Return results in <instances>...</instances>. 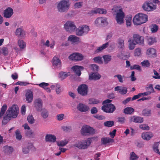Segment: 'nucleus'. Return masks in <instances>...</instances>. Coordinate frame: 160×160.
Wrapping results in <instances>:
<instances>
[{
	"label": "nucleus",
	"instance_id": "f257e3e1",
	"mask_svg": "<svg viewBox=\"0 0 160 160\" xmlns=\"http://www.w3.org/2000/svg\"><path fill=\"white\" fill-rule=\"evenodd\" d=\"M18 108L17 105H13L7 111L6 115L3 118L8 122L11 118H16L18 114Z\"/></svg>",
	"mask_w": 160,
	"mask_h": 160
},
{
	"label": "nucleus",
	"instance_id": "f03ea898",
	"mask_svg": "<svg viewBox=\"0 0 160 160\" xmlns=\"http://www.w3.org/2000/svg\"><path fill=\"white\" fill-rule=\"evenodd\" d=\"M148 19L147 15L142 13H139L135 15L133 19V22L136 25H140L146 22Z\"/></svg>",
	"mask_w": 160,
	"mask_h": 160
},
{
	"label": "nucleus",
	"instance_id": "7ed1b4c3",
	"mask_svg": "<svg viewBox=\"0 0 160 160\" xmlns=\"http://www.w3.org/2000/svg\"><path fill=\"white\" fill-rule=\"evenodd\" d=\"M91 140L90 138L83 141H78L74 145V146L80 149H86L90 145Z\"/></svg>",
	"mask_w": 160,
	"mask_h": 160
},
{
	"label": "nucleus",
	"instance_id": "20e7f679",
	"mask_svg": "<svg viewBox=\"0 0 160 160\" xmlns=\"http://www.w3.org/2000/svg\"><path fill=\"white\" fill-rule=\"evenodd\" d=\"M68 1L63 0L58 4L57 8L58 11L60 12H63L68 11L69 7Z\"/></svg>",
	"mask_w": 160,
	"mask_h": 160
},
{
	"label": "nucleus",
	"instance_id": "39448f33",
	"mask_svg": "<svg viewBox=\"0 0 160 160\" xmlns=\"http://www.w3.org/2000/svg\"><path fill=\"white\" fill-rule=\"evenodd\" d=\"M64 28L67 32H70L74 31L76 29L74 23L70 21L67 22L64 25Z\"/></svg>",
	"mask_w": 160,
	"mask_h": 160
},
{
	"label": "nucleus",
	"instance_id": "423d86ee",
	"mask_svg": "<svg viewBox=\"0 0 160 160\" xmlns=\"http://www.w3.org/2000/svg\"><path fill=\"white\" fill-rule=\"evenodd\" d=\"M102 109L105 112L111 113H113L115 111L116 108L113 104L110 103L102 106Z\"/></svg>",
	"mask_w": 160,
	"mask_h": 160
},
{
	"label": "nucleus",
	"instance_id": "0eeeda50",
	"mask_svg": "<svg viewBox=\"0 0 160 160\" xmlns=\"http://www.w3.org/2000/svg\"><path fill=\"white\" fill-rule=\"evenodd\" d=\"M89 30L88 26L83 25L79 27L76 30V34L78 36H81L84 33L86 34Z\"/></svg>",
	"mask_w": 160,
	"mask_h": 160
},
{
	"label": "nucleus",
	"instance_id": "6e6552de",
	"mask_svg": "<svg viewBox=\"0 0 160 160\" xmlns=\"http://www.w3.org/2000/svg\"><path fill=\"white\" fill-rule=\"evenodd\" d=\"M78 93L82 96L87 95L88 91V86L85 84H82L79 86L78 88Z\"/></svg>",
	"mask_w": 160,
	"mask_h": 160
},
{
	"label": "nucleus",
	"instance_id": "1a4fd4ad",
	"mask_svg": "<svg viewBox=\"0 0 160 160\" xmlns=\"http://www.w3.org/2000/svg\"><path fill=\"white\" fill-rule=\"evenodd\" d=\"M142 8L143 9L146 11H150L156 8V5L150 2H146L143 4Z\"/></svg>",
	"mask_w": 160,
	"mask_h": 160
},
{
	"label": "nucleus",
	"instance_id": "9d476101",
	"mask_svg": "<svg viewBox=\"0 0 160 160\" xmlns=\"http://www.w3.org/2000/svg\"><path fill=\"white\" fill-rule=\"evenodd\" d=\"M135 43L140 45H143L144 44V38L138 34L133 35V40Z\"/></svg>",
	"mask_w": 160,
	"mask_h": 160
},
{
	"label": "nucleus",
	"instance_id": "9b49d317",
	"mask_svg": "<svg viewBox=\"0 0 160 160\" xmlns=\"http://www.w3.org/2000/svg\"><path fill=\"white\" fill-rule=\"evenodd\" d=\"M119 11L120 12L117 13L116 19L118 24H121L123 23L125 15L121 9H119Z\"/></svg>",
	"mask_w": 160,
	"mask_h": 160
},
{
	"label": "nucleus",
	"instance_id": "f8f14e48",
	"mask_svg": "<svg viewBox=\"0 0 160 160\" xmlns=\"http://www.w3.org/2000/svg\"><path fill=\"white\" fill-rule=\"evenodd\" d=\"M68 58L71 60L79 61H81L83 59V56L80 53H74L70 55Z\"/></svg>",
	"mask_w": 160,
	"mask_h": 160
},
{
	"label": "nucleus",
	"instance_id": "ddd939ff",
	"mask_svg": "<svg viewBox=\"0 0 160 160\" xmlns=\"http://www.w3.org/2000/svg\"><path fill=\"white\" fill-rule=\"evenodd\" d=\"M81 132L83 135H86L88 133L91 134L93 132V129L91 127L86 125L83 126L82 128Z\"/></svg>",
	"mask_w": 160,
	"mask_h": 160
},
{
	"label": "nucleus",
	"instance_id": "4468645a",
	"mask_svg": "<svg viewBox=\"0 0 160 160\" xmlns=\"http://www.w3.org/2000/svg\"><path fill=\"white\" fill-rule=\"evenodd\" d=\"M13 13V9L10 7H8L4 11L3 17L6 18H9L11 17Z\"/></svg>",
	"mask_w": 160,
	"mask_h": 160
},
{
	"label": "nucleus",
	"instance_id": "2eb2a0df",
	"mask_svg": "<svg viewBox=\"0 0 160 160\" xmlns=\"http://www.w3.org/2000/svg\"><path fill=\"white\" fill-rule=\"evenodd\" d=\"M143 121V118L139 116H133L129 118V121L130 122H133L137 123H141Z\"/></svg>",
	"mask_w": 160,
	"mask_h": 160
},
{
	"label": "nucleus",
	"instance_id": "dca6fc26",
	"mask_svg": "<svg viewBox=\"0 0 160 160\" xmlns=\"http://www.w3.org/2000/svg\"><path fill=\"white\" fill-rule=\"evenodd\" d=\"M34 105V107L37 111H41L42 109V102L41 99H36L35 101Z\"/></svg>",
	"mask_w": 160,
	"mask_h": 160
},
{
	"label": "nucleus",
	"instance_id": "f3484780",
	"mask_svg": "<svg viewBox=\"0 0 160 160\" xmlns=\"http://www.w3.org/2000/svg\"><path fill=\"white\" fill-rule=\"evenodd\" d=\"M107 19L105 18L100 17L97 18L95 21V24L97 26L103 25L107 23Z\"/></svg>",
	"mask_w": 160,
	"mask_h": 160
},
{
	"label": "nucleus",
	"instance_id": "a211bd4d",
	"mask_svg": "<svg viewBox=\"0 0 160 160\" xmlns=\"http://www.w3.org/2000/svg\"><path fill=\"white\" fill-rule=\"evenodd\" d=\"M77 108L81 112H86L89 109V108L88 106L80 103L77 105Z\"/></svg>",
	"mask_w": 160,
	"mask_h": 160
},
{
	"label": "nucleus",
	"instance_id": "6ab92c4d",
	"mask_svg": "<svg viewBox=\"0 0 160 160\" xmlns=\"http://www.w3.org/2000/svg\"><path fill=\"white\" fill-rule=\"evenodd\" d=\"M45 141L46 142H54L56 140V137L52 134H47L45 137Z\"/></svg>",
	"mask_w": 160,
	"mask_h": 160
},
{
	"label": "nucleus",
	"instance_id": "aec40b11",
	"mask_svg": "<svg viewBox=\"0 0 160 160\" xmlns=\"http://www.w3.org/2000/svg\"><path fill=\"white\" fill-rule=\"evenodd\" d=\"M83 68L82 66H74L72 68V70L78 76H80L81 72V70Z\"/></svg>",
	"mask_w": 160,
	"mask_h": 160
},
{
	"label": "nucleus",
	"instance_id": "412c9836",
	"mask_svg": "<svg viewBox=\"0 0 160 160\" xmlns=\"http://www.w3.org/2000/svg\"><path fill=\"white\" fill-rule=\"evenodd\" d=\"M153 135L152 133L149 132H145L142 133V138L145 140H150Z\"/></svg>",
	"mask_w": 160,
	"mask_h": 160
},
{
	"label": "nucleus",
	"instance_id": "4be33fe9",
	"mask_svg": "<svg viewBox=\"0 0 160 160\" xmlns=\"http://www.w3.org/2000/svg\"><path fill=\"white\" fill-rule=\"evenodd\" d=\"M101 75L97 73H92L89 74V79L90 80H97L100 79Z\"/></svg>",
	"mask_w": 160,
	"mask_h": 160
},
{
	"label": "nucleus",
	"instance_id": "5701e85b",
	"mask_svg": "<svg viewBox=\"0 0 160 160\" xmlns=\"http://www.w3.org/2000/svg\"><path fill=\"white\" fill-rule=\"evenodd\" d=\"M68 41L72 43H76L80 41V38L75 35H70L68 38Z\"/></svg>",
	"mask_w": 160,
	"mask_h": 160
},
{
	"label": "nucleus",
	"instance_id": "b1692460",
	"mask_svg": "<svg viewBox=\"0 0 160 160\" xmlns=\"http://www.w3.org/2000/svg\"><path fill=\"white\" fill-rule=\"evenodd\" d=\"M16 35L18 37H23L25 35L24 31L21 28H18L15 32Z\"/></svg>",
	"mask_w": 160,
	"mask_h": 160
},
{
	"label": "nucleus",
	"instance_id": "393cba45",
	"mask_svg": "<svg viewBox=\"0 0 160 160\" xmlns=\"http://www.w3.org/2000/svg\"><path fill=\"white\" fill-rule=\"evenodd\" d=\"M109 43L108 42L103 44L102 46L97 47L95 51V53H98L101 52L104 49L106 48L108 46Z\"/></svg>",
	"mask_w": 160,
	"mask_h": 160
},
{
	"label": "nucleus",
	"instance_id": "a878e982",
	"mask_svg": "<svg viewBox=\"0 0 160 160\" xmlns=\"http://www.w3.org/2000/svg\"><path fill=\"white\" fill-rule=\"evenodd\" d=\"M134 111V109L131 107L125 108L123 110V113L125 114H132Z\"/></svg>",
	"mask_w": 160,
	"mask_h": 160
},
{
	"label": "nucleus",
	"instance_id": "bb28decb",
	"mask_svg": "<svg viewBox=\"0 0 160 160\" xmlns=\"http://www.w3.org/2000/svg\"><path fill=\"white\" fill-rule=\"evenodd\" d=\"M26 100L28 102H31L33 98L32 92L31 91H29L26 94Z\"/></svg>",
	"mask_w": 160,
	"mask_h": 160
},
{
	"label": "nucleus",
	"instance_id": "cd10ccee",
	"mask_svg": "<svg viewBox=\"0 0 160 160\" xmlns=\"http://www.w3.org/2000/svg\"><path fill=\"white\" fill-rule=\"evenodd\" d=\"M70 75L69 72H61L59 73V78L62 80L65 79Z\"/></svg>",
	"mask_w": 160,
	"mask_h": 160
},
{
	"label": "nucleus",
	"instance_id": "c85d7f7f",
	"mask_svg": "<svg viewBox=\"0 0 160 160\" xmlns=\"http://www.w3.org/2000/svg\"><path fill=\"white\" fill-rule=\"evenodd\" d=\"M101 140L102 144L104 145L109 143L110 142H112L113 141V139L109 138H102Z\"/></svg>",
	"mask_w": 160,
	"mask_h": 160
},
{
	"label": "nucleus",
	"instance_id": "c756f323",
	"mask_svg": "<svg viewBox=\"0 0 160 160\" xmlns=\"http://www.w3.org/2000/svg\"><path fill=\"white\" fill-rule=\"evenodd\" d=\"M41 111V116L43 118L46 119L48 117L49 114L48 111L47 110L43 108Z\"/></svg>",
	"mask_w": 160,
	"mask_h": 160
},
{
	"label": "nucleus",
	"instance_id": "7c9ffc66",
	"mask_svg": "<svg viewBox=\"0 0 160 160\" xmlns=\"http://www.w3.org/2000/svg\"><path fill=\"white\" fill-rule=\"evenodd\" d=\"M102 58L105 64L108 63L111 59V56L109 54L104 55L102 56Z\"/></svg>",
	"mask_w": 160,
	"mask_h": 160
},
{
	"label": "nucleus",
	"instance_id": "2f4dec72",
	"mask_svg": "<svg viewBox=\"0 0 160 160\" xmlns=\"http://www.w3.org/2000/svg\"><path fill=\"white\" fill-rule=\"evenodd\" d=\"M4 152L7 154H9L13 151V148L11 147L7 146L4 147Z\"/></svg>",
	"mask_w": 160,
	"mask_h": 160
},
{
	"label": "nucleus",
	"instance_id": "473e14b6",
	"mask_svg": "<svg viewBox=\"0 0 160 160\" xmlns=\"http://www.w3.org/2000/svg\"><path fill=\"white\" fill-rule=\"evenodd\" d=\"M52 61L53 64L56 66L60 65L61 64L60 59L57 57H54L53 58Z\"/></svg>",
	"mask_w": 160,
	"mask_h": 160
},
{
	"label": "nucleus",
	"instance_id": "72a5a7b5",
	"mask_svg": "<svg viewBox=\"0 0 160 160\" xmlns=\"http://www.w3.org/2000/svg\"><path fill=\"white\" fill-rule=\"evenodd\" d=\"M18 44L20 49H22L26 47V43L23 40H19L18 42Z\"/></svg>",
	"mask_w": 160,
	"mask_h": 160
},
{
	"label": "nucleus",
	"instance_id": "f704fd0d",
	"mask_svg": "<svg viewBox=\"0 0 160 160\" xmlns=\"http://www.w3.org/2000/svg\"><path fill=\"white\" fill-rule=\"evenodd\" d=\"M93 12L95 13H100V14H106L107 13V11L106 10L98 8L96 10H94Z\"/></svg>",
	"mask_w": 160,
	"mask_h": 160
},
{
	"label": "nucleus",
	"instance_id": "c9c22d12",
	"mask_svg": "<svg viewBox=\"0 0 160 160\" xmlns=\"http://www.w3.org/2000/svg\"><path fill=\"white\" fill-rule=\"evenodd\" d=\"M129 43V49L130 50H133L135 48V46L137 44L135 42H134L133 40H132L131 39H129L128 41Z\"/></svg>",
	"mask_w": 160,
	"mask_h": 160
},
{
	"label": "nucleus",
	"instance_id": "e433bc0d",
	"mask_svg": "<svg viewBox=\"0 0 160 160\" xmlns=\"http://www.w3.org/2000/svg\"><path fill=\"white\" fill-rule=\"evenodd\" d=\"M151 31L152 33H154L157 31L158 29V25L155 24H152L150 27Z\"/></svg>",
	"mask_w": 160,
	"mask_h": 160
},
{
	"label": "nucleus",
	"instance_id": "4c0bfd02",
	"mask_svg": "<svg viewBox=\"0 0 160 160\" xmlns=\"http://www.w3.org/2000/svg\"><path fill=\"white\" fill-rule=\"evenodd\" d=\"M147 54L149 55H155L156 54V50L153 48H149L147 50Z\"/></svg>",
	"mask_w": 160,
	"mask_h": 160
},
{
	"label": "nucleus",
	"instance_id": "58836bf2",
	"mask_svg": "<svg viewBox=\"0 0 160 160\" xmlns=\"http://www.w3.org/2000/svg\"><path fill=\"white\" fill-rule=\"evenodd\" d=\"M94 62L99 64H102L103 63L102 58L101 57L98 56L94 57L93 59Z\"/></svg>",
	"mask_w": 160,
	"mask_h": 160
},
{
	"label": "nucleus",
	"instance_id": "ea45409f",
	"mask_svg": "<svg viewBox=\"0 0 160 160\" xmlns=\"http://www.w3.org/2000/svg\"><path fill=\"white\" fill-rule=\"evenodd\" d=\"M27 120L30 124H33L35 122V120L32 115H29L27 117Z\"/></svg>",
	"mask_w": 160,
	"mask_h": 160
},
{
	"label": "nucleus",
	"instance_id": "a19ab883",
	"mask_svg": "<svg viewBox=\"0 0 160 160\" xmlns=\"http://www.w3.org/2000/svg\"><path fill=\"white\" fill-rule=\"evenodd\" d=\"M114 122L112 121H109L105 122L104 125L105 126L111 127L114 125Z\"/></svg>",
	"mask_w": 160,
	"mask_h": 160
},
{
	"label": "nucleus",
	"instance_id": "79ce46f5",
	"mask_svg": "<svg viewBox=\"0 0 160 160\" xmlns=\"http://www.w3.org/2000/svg\"><path fill=\"white\" fill-rule=\"evenodd\" d=\"M147 39L148 44L149 45L152 44L155 42V39L152 37H148Z\"/></svg>",
	"mask_w": 160,
	"mask_h": 160
},
{
	"label": "nucleus",
	"instance_id": "37998d69",
	"mask_svg": "<svg viewBox=\"0 0 160 160\" xmlns=\"http://www.w3.org/2000/svg\"><path fill=\"white\" fill-rule=\"evenodd\" d=\"M130 160H137L138 157L135 153L132 152L130 154Z\"/></svg>",
	"mask_w": 160,
	"mask_h": 160
},
{
	"label": "nucleus",
	"instance_id": "c03bdc74",
	"mask_svg": "<svg viewBox=\"0 0 160 160\" xmlns=\"http://www.w3.org/2000/svg\"><path fill=\"white\" fill-rule=\"evenodd\" d=\"M15 133L16 134V138L17 139L20 140L22 138V136L21 134L20 131L18 129L15 132Z\"/></svg>",
	"mask_w": 160,
	"mask_h": 160
},
{
	"label": "nucleus",
	"instance_id": "a18cd8bd",
	"mask_svg": "<svg viewBox=\"0 0 160 160\" xmlns=\"http://www.w3.org/2000/svg\"><path fill=\"white\" fill-rule=\"evenodd\" d=\"M151 114V110L145 109L142 112V114L145 116H150Z\"/></svg>",
	"mask_w": 160,
	"mask_h": 160
},
{
	"label": "nucleus",
	"instance_id": "49530a36",
	"mask_svg": "<svg viewBox=\"0 0 160 160\" xmlns=\"http://www.w3.org/2000/svg\"><path fill=\"white\" fill-rule=\"evenodd\" d=\"M126 25L127 27H130L131 25L132 17L131 16L126 18Z\"/></svg>",
	"mask_w": 160,
	"mask_h": 160
},
{
	"label": "nucleus",
	"instance_id": "de8ad7c7",
	"mask_svg": "<svg viewBox=\"0 0 160 160\" xmlns=\"http://www.w3.org/2000/svg\"><path fill=\"white\" fill-rule=\"evenodd\" d=\"M118 43L119 44L118 47L121 48H122L124 47V40L121 39L119 38L118 40Z\"/></svg>",
	"mask_w": 160,
	"mask_h": 160
},
{
	"label": "nucleus",
	"instance_id": "09e8293b",
	"mask_svg": "<svg viewBox=\"0 0 160 160\" xmlns=\"http://www.w3.org/2000/svg\"><path fill=\"white\" fill-rule=\"evenodd\" d=\"M99 101L96 99L91 98L89 100V103L90 104H94L98 103Z\"/></svg>",
	"mask_w": 160,
	"mask_h": 160
},
{
	"label": "nucleus",
	"instance_id": "8fccbe9b",
	"mask_svg": "<svg viewBox=\"0 0 160 160\" xmlns=\"http://www.w3.org/2000/svg\"><path fill=\"white\" fill-rule=\"evenodd\" d=\"M68 141L66 140H62L57 142L58 146H64L66 145L68 143Z\"/></svg>",
	"mask_w": 160,
	"mask_h": 160
},
{
	"label": "nucleus",
	"instance_id": "3c124183",
	"mask_svg": "<svg viewBox=\"0 0 160 160\" xmlns=\"http://www.w3.org/2000/svg\"><path fill=\"white\" fill-rule=\"evenodd\" d=\"M127 88L121 87L119 92L121 94H125L127 93Z\"/></svg>",
	"mask_w": 160,
	"mask_h": 160
},
{
	"label": "nucleus",
	"instance_id": "603ef678",
	"mask_svg": "<svg viewBox=\"0 0 160 160\" xmlns=\"http://www.w3.org/2000/svg\"><path fill=\"white\" fill-rule=\"evenodd\" d=\"M141 54V50L140 48H138L135 49L134 52L135 56H139Z\"/></svg>",
	"mask_w": 160,
	"mask_h": 160
},
{
	"label": "nucleus",
	"instance_id": "864d4df0",
	"mask_svg": "<svg viewBox=\"0 0 160 160\" xmlns=\"http://www.w3.org/2000/svg\"><path fill=\"white\" fill-rule=\"evenodd\" d=\"M117 119L118 122L121 124H123L125 122V119L124 117H118Z\"/></svg>",
	"mask_w": 160,
	"mask_h": 160
},
{
	"label": "nucleus",
	"instance_id": "5fc2aeb1",
	"mask_svg": "<svg viewBox=\"0 0 160 160\" xmlns=\"http://www.w3.org/2000/svg\"><path fill=\"white\" fill-rule=\"evenodd\" d=\"M90 68L94 71H97L99 69V67L95 64H91L90 65Z\"/></svg>",
	"mask_w": 160,
	"mask_h": 160
},
{
	"label": "nucleus",
	"instance_id": "6e6d98bb",
	"mask_svg": "<svg viewBox=\"0 0 160 160\" xmlns=\"http://www.w3.org/2000/svg\"><path fill=\"white\" fill-rule=\"evenodd\" d=\"M130 68L131 70L136 69L139 70H141L140 66L139 65L136 64L131 66L130 67Z\"/></svg>",
	"mask_w": 160,
	"mask_h": 160
},
{
	"label": "nucleus",
	"instance_id": "4d7b16f0",
	"mask_svg": "<svg viewBox=\"0 0 160 160\" xmlns=\"http://www.w3.org/2000/svg\"><path fill=\"white\" fill-rule=\"evenodd\" d=\"M141 64L142 66L148 67L150 66V63L148 60L144 61Z\"/></svg>",
	"mask_w": 160,
	"mask_h": 160
},
{
	"label": "nucleus",
	"instance_id": "13d9d810",
	"mask_svg": "<svg viewBox=\"0 0 160 160\" xmlns=\"http://www.w3.org/2000/svg\"><path fill=\"white\" fill-rule=\"evenodd\" d=\"M140 128L143 130H149V127L146 124L141 125Z\"/></svg>",
	"mask_w": 160,
	"mask_h": 160
},
{
	"label": "nucleus",
	"instance_id": "bf43d9fd",
	"mask_svg": "<svg viewBox=\"0 0 160 160\" xmlns=\"http://www.w3.org/2000/svg\"><path fill=\"white\" fill-rule=\"evenodd\" d=\"M146 89L147 90H149V91L151 93L154 92V91L153 87V86L152 84L149 85V86Z\"/></svg>",
	"mask_w": 160,
	"mask_h": 160
},
{
	"label": "nucleus",
	"instance_id": "052dcab7",
	"mask_svg": "<svg viewBox=\"0 0 160 160\" xmlns=\"http://www.w3.org/2000/svg\"><path fill=\"white\" fill-rule=\"evenodd\" d=\"M30 83L27 82L18 81L16 83V85H19L21 86H27Z\"/></svg>",
	"mask_w": 160,
	"mask_h": 160
},
{
	"label": "nucleus",
	"instance_id": "680f3d73",
	"mask_svg": "<svg viewBox=\"0 0 160 160\" xmlns=\"http://www.w3.org/2000/svg\"><path fill=\"white\" fill-rule=\"evenodd\" d=\"M60 85L58 84L57 83L56 84V91L57 94H59L61 92Z\"/></svg>",
	"mask_w": 160,
	"mask_h": 160
},
{
	"label": "nucleus",
	"instance_id": "e2e57ef3",
	"mask_svg": "<svg viewBox=\"0 0 160 160\" xmlns=\"http://www.w3.org/2000/svg\"><path fill=\"white\" fill-rule=\"evenodd\" d=\"M94 117L99 120L104 119L105 118V117L102 115H94Z\"/></svg>",
	"mask_w": 160,
	"mask_h": 160
},
{
	"label": "nucleus",
	"instance_id": "0e129e2a",
	"mask_svg": "<svg viewBox=\"0 0 160 160\" xmlns=\"http://www.w3.org/2000/svg\"><path fill=\"white\" fill-rule=\"evenodd\" d=\"M38 85L39 87L45 89V88H47V86L49 85V84L48 83L43 82L39 84Z\"/></svg>",
	"mask_w": 160,
	"mask_h": 160
},
{
	"label": "nucleus",
	"instance_id": "69168bd1",
	"mask_svg": "<svg viewBox=\"0 0 160 160\" xmlns=\"http://www.w3.org/2000/svg\"><path fill=\"white\" fill-rule=\"evenodd\" d=\"M114 77H117L119 81L120 82H123V78L121 75L120 74H117L115 75Z\"/></svg>",
	"mask_w": 160,
	"mask_h": 160
},
{
	"label": "nucleus",
	"instance_id": "338daca9",
	"mask_svg": "<svg viewBox=\"0 0 160 160\" xmlns=\"http://www.w3.org/2000/svg\"><path fill=\"white\" fill-rule=\"evenodd\" d=\"M26 111V107L25 105L22 106L21 108V112L22 115H24Z\"/></svg>",
	"mask_w": 160,
	"mask_h": 160
},
{
	"label": "nucleus",
	"instance_id": "774afa93",
	"mask_svg": "<svg viewBox=\"0 0 160 160\" xmlns=\"http://www.w3.org/2000/svg\"><path fill=\"white\" fill-rule=\"evenodd\" d=\"M2 50L4 55H6L8 54V49L7 48L3 47L2 49Z\"/></svg>",
	"mask_w": 160,
	"mask_h": 160
}]
</instances>
